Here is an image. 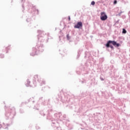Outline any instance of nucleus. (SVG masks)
Returning a JSON list of instances; mask_svg holds the SVG:
<instances>
[{"label": "nucleus", "instance_id": "nucleus-1", "mask_svg": "<svg viewBox=\"0 0 130 130\" xmlns=\"http://www.w3.org/2000/svg\"><path fill=\"white\" fill-rule=\"evenodd\" d=\"M56 100L57 101H61L63 103H68L69 105H72L75 102L78 101V96L74 95H72L71 98V95L68 93H63V92L61 91L56 97Z\"/></svg>", "mask_w": 130, "mask_h": 130}, {"label": "nucleus", "instance_id": "nucleus-2", "mask_svg": "<svg viewBox=\"0 0 130 130\" xmlns=\"http://www.w3.org/2000/svg\"><path fill=\"white\" fill-rule=\"evenodd\" d=\"M22 7L23 10H25V7H26L27 10H28L29 16L26 19V22L31 24V23H32V18H31L36 15H39V10H38V9H36V8H35V6H33V5H32L30 3H24V4H22Z\"/></svg>", "mask_w": 130, "mask_h": 130}, {"label": "nucleus", "instance_id": "nucleus-3", "mask_svg": "<svg viewBox=\"0 0 130 130\" xmlns=\"http://www.w3.org/2000/svg\"><path fill=\"white\" fill-rule=\"evenodd\" d=\"M38 103H41V104L44 106L47 105V107L49 109L47 111L44 110L43 111H40V114L42 116H45V115H46L47 119H50L49 116H50V112L52 111V106L48 104L47 101L45 100L43 96L40 97L39 98Z\"/></svg>", "mask_w": 130, "mask_h": 130}, {"label": "nucleus", "instance_id": "nucleus-4", "mask_svg": "<svg viewBox=\"0 0 130 130\" xmlns=\"http://www.w3.org/2000/svg\"><path fill=\"white\" fill-rule=\"evenodd\" d=\"M44 51V48L43 47V44L40 42H38L37 43V45L34 48H32V52L30 53L31 56L38 55L40 52H43Z\"/></svg>", "mask_w": 130, "mask_h": 130}, {"label": "nucleus", "instance_id": "nucleus-5", "mask_svg": "<svg viewBox=\"0 0 130 130\" xmlns=\"http://www.w3.org/2000/svg\"><path fill=\"white\" fill-rule=\"evenodd\" d=\"M5 116L6 119H10L11 121L14 119L16 115V109L14 107H10L5 109Z\"/></svg>", "mask_w": 130, "mask_h": 130}, {"label": "nucleus", "instance_id": "nucleus-6", "mask_svg": "<svg viewBox=\"0 0 130 130\" xmlns=\"http://www.w3.org/2000/svg\"><path fill=\"white\" fill-rule=\"evenodd\" d=\"M104 45L106 48H111V50H114V47H119L121 45L114 40H108Z\"/></svg>", "mask_w": 130, "mask_h": 130}, {"label": "nucleus", "instance_id": "nucleus-7", "mask_svg": "<svg viewBox=\"0 0 130 130\" xmlns=\"http://www.w3.org/2000/svg\"><path fill=\"white\" fill-rule=\"evenodd\" d=\"M37 82H38V83H40V86H42V85H45V81L42 80L41 77H40V76H38V75H36L32 79V83L35 87H36V86H37Z\"/></svg>", "mask_w": 130, "mask_h": 130}, {"label": "nucleus", "instance_id": "nucleus-8", "mask_svg": "<svg viewBox=\"0 0 130 130\" xmlns=\"http://www.w3.org/2000/svg\"><path fill=\"white\" fill-rule=\"evenodd\" d=\"M54 117H56L57 119H58L59 120H60V121H64V122L66 121H69V120L67 119V115L63 114L62 115V114L60 112L58 113V114L55 113L54 114Z\"/></svg>", "mask_w": 130, "mask_h": 130}, {"label": "nucleus", "instance_id": "nucleus-9", "mask_svg": "<svg viewBox=\"0 0 130 130\" xmlns=\"http://www.w3.org/2000/svg\"><path fill=\"white\" fill-rule=\"evenodd\" d=\"M38 33H39V35H38L39 41H40L41 43H43L45 40V38L43 36H44V35H46V33L40 30L38 31Z\"/></svg>", "mask_w": 130, "mask_h": 130}, {"label": "nucleus", "instance_id": "nucleus-10", "mask_svg": "<svg viewBox=\"0 0 130 130\" xmlns=\"http://www.w3.org/2000/svg\"><path fill=\"white\" fill-rule=\"evenodd\" d=\"M108 18V16L105 12L101 13L100 19L101 21H106V19Z\"/></svg>", "mask_w": 130, "mask_h": 130}, {"label": "nucleus", "instance_id": "nucleus-11", "mask_svg": "<svg viewBox=\"0 0 130 130\" xmlns=\"http://www.w3.org/2000/svg\"><path fill=\"white\" fill-rule=\"evenodd\" d=\"M75 29H82L83 28V22L79 21L74 25Z\"/></svg>", "mask_w": 130, "mask_h": 130}, {"label": "nucleus", "instance_id": "nucleus-12", "mask_svg": "<svg viewBox=\"0 0 130 130\" xmlns=\"http://www.w3.org/2000/svg\"><path fill=\"white\" fill-rule=\"evenodd\" d=\"M91 55L90 52L86 51L85 52V56H84L85 58H88V59H91Z\"/></svg>", "mask_w": 130, "mask_h": 130}, {"label": "nucleus", "instance_id": "nucleus-13", "mask_svg": "<svg viewBox=\"0 0 130 130\" xmlns=\"http://www.w3.org/2000/svg\"><path fill=\"white\" fill-rule=\"evenodd\" d=\"M102 96H104L106 99H108L109 98V94L107 92L101 91Z\"/></svg>", "mask_w": 130, "mask_h": 130}, {"label": "nucleus", "instance_id": "nucleus-14", "mask_svg": "<svg viewBox=\"0 0 130 130\" xmlns=\"http://www.w3.org/2000/svg\"><path fill=\"white\" fill-rule=\"evenodd\" d=\"M10 46H11V45H9V46L4 48L2 50L3 52L8 53V52H9V50H10Z\"/></svg>", "mask_w": 130, "mask_h": 130}, {"label": "nucleus", "instance_id": "nucleus-15", "mask_svg": "<svg viewBox=\"0 0 130 130\" xmlns=\"http://www.w3.org/2000/svg\"><path fill=\"white\" fill-rule=\"evenodd\" d=\"M83 51V49H80L79 50H78L77 51V59L79 58L80 56H81V54Z\"/></svg>", "mask_w": 130, "mask_h": 130}, {"label": "nucleus", "instance_id": "nucleus-16", "mask_svg": "<svg viewBox=\"0 0 130 130\" xmlns=\"http://www.w3.org/2000/svg\"><path fill=\"white\" fill-rule=\"evenodd\" d=\"M83 51V49H80L79 50H78L77 51V59L79 58L80 56H81V54Z\"/></svg>", "mask_w": 130, "mask_h": 130}, {"label": "nucleus", "instance_id": "nucleus-17", "mask_svg": "<svg viewBox=\"0 0 130 130\" xmlns=\"http://www.w3.org/2000/svg\"><path fill=\"white\" fill-rule=\"evenodd\" d=\"M51 121H52V124H51V126H52V127H56L57 128L58 127L56 126V123H57V122L56 121H53V120H51Z\"/></svg>", "mask_w": 130, "mask_h": 130}, {"label": "nucleus", "instance_id": "nucleus-18", "mask_svg": "<svg viewBox=\"0 0 130 130\" xmlns=\"http://www.w3.org/2000/svg\"><path fill=\"white\" fill-rule=\"evenodd\" d=\"M3 124L4 125L3 126V128H4V129H9L8 126H10V125H11L10 124H7L6 125L5 123H3Z\"/></svg>", "mask_w": 130, "mask_h": 130}, {"label": "nucleus", "instance_id": "nucleus-19", "mask_svg": "<svg viewBox=\"0 0 130 130\" xmlns=\"http://www.w3.org/2000/svg\"><path fill=\"white\" fill-rule=\"evenodd\" d=\"M60 35L59 36V40L60 41L61 40V38H62V37L63 36V33L61 31V30L59 31Z\"/></svg>", "mask_w": 130, "mask_h": 130}, {"label": "nucleus", "instance_id": "nucleus-20", "mask_svg": "<svg viewBox=\"0 0 130 130\" xmlns=\"http://www.w3.org/2000/svg\"><path fill=\"white\" fill-rule=\"evenodd\" d=\"M40 107V106L38 104H37L36 105L34 106V109H36L37 110H39Z\"/></svg>", "mask_w": 130, "mask_h": 130}, {"label": "nucleus", "instance_id": "nucleus-21", "mask_svg": "<svg viewBox=\"0 0 130 130\" xmlns=\"http://www.w3.org/2000/svg\"><path fill=\"white\" fill-rule=\"evenodd\" d=\"M30 80H29V79L27 80V82L25 83V86L26 87H29V86H30Z\"/></svg>", "mask_w": 130, "mask_h": 130}, {"label": "nucleus", "instance_id": "nucleus-22", "mask_svg": "<svg viewBox=\"0 0 130 130\" xmlns=\"http://www.w3.org/2000/svg\"><path fill=\"white\" fill-rule=\"evenodd\" d=\"M66 38H67V40L68 41H70V39H71V36H70V34H68L66 36Z\"/></svg>", "mask_w": 130, "mask_h": 130}, {"label": "nucleus", "instance_id": "nucleus-23", "mask_svg": "<svg viewBox=\"0 0 130 130\" xmlns=\"http://www.w3.org/2000/svg\"><path fill=\"white\" fill-rule=\"evenodd\" d=\"M127 32V31H126V29H125V28H122V34H126Z\"/></svg>", "mask_w": 130, "mask_h": 130}, {"label": "nucleus", "instance_id": "nucleus-24", "mask_svg": "<svg viewBox=\"0 0 130 130\" xmlns=\"http://www.w3.org/2000/svg\"><path fill=\"white\" fill-rule=\"evenodd\" d=\"M33 99H34V98H30V99L28 100V102H32V103H34V102H35V101L33 100Z\"/></svg>", "mask_w": 130, "mask_h": 130}, {"label": "nucleus", "instance_id": "nucleus-25", "mask_svg": "<svg viewBox=\"0 0 130 130\" xmlns=\"http://www.w3.org/2000/svg\"><path fill=\"white\" fill-rule=\"evenodd\" d=\"M80 83H81L82 84H86L87 81L85 79H82V80L80 81Z\"/></svg>", "mask_w": 130, "mask_h": 130}, {"label": "nucleus", "instance_id": "nucleus-26", "mask_svg": "<svg viewBox=\"0 0 130 130\" xmlns=\"http://www.w3.org/2000/svg\"><path fill=\"white\" fill-rule=\"evenodd\" d=\"M122 13H123V12L120 11V12L118 14H116V16H118L119 17H120V16H121V14H122Z\"/></svg>", "mask_w": 130, "mask_h": 130}, {"label": "nucleus", "instance_id": "nucleus-27", "mask_svg": "<svg viewBox=\"0 0 130 130\" xmlns=\"http://www.w3.org/2000/svg\"><path fill=\"white\" fill-rule=\"evenodd\" d=\"M5 58V55L4 54H0V58Z\"/></svg>", "mask_w": 130, "mask_h": 130}, {"label": "nucleus", "instance_id": "nucleus-28", "mask_svg": "<svg viewBox=\"0 0 130 130\" xmlns=\"http://www.w3.org/2000/svg\"><path fill=\"white\" fill-rule=\"evenodd\" d=\"M19 112L20 113H24L25 112L24 111V110H23L22 109H20L19 110Z\"/></svg>", "mask_w": 130, "mask_h": 130}, {"label": "nucleus", "instance_id": "nucleus-29", "mask_svg": "<svg viewBox=\"0 0 130 130\" xmlns=\"http://www.w3.org/2000/svg\"><path fill=\"white\" fill-rule=\"evenodd\" d=\"M95 4H96V3L95 2V1H92L91 2V6H95Z\"/></svg>", "mask_w": 130, "mask_h": 130}, {"label": "nucleus", "instance_id": "nucleus-30", "mask_svg": "<svg viewBox=\"0 0 130 130\" xmlns=\"http://www.w3.org/2000/svg\"><path fill=\"white\" fill-rule=\"evenodd\" d=\"M100 79L101 80V81H104V80H105V78H103V77H102V76H101L100 77Z\"/></svg>", "mask_w": 130, "mask_h": 130}, {"label": "nucleus", "instance_id": "nucleus-31", "mask_svg": "<svg viewBox=\"0 0 130 130\" xmlns=\"http://www.w3.org/2000/svg\"><path fill=\"white\" fill-rule=\"evenodd\" d=\"M116 4H117V1L114 0L113 2V5H116Z\"/></svg>", "mask_w": 130, "mask_h": 130}, {"label": "nucleus", "instance_id": "nucleus-32", "mask_svg": "<svg viewBox=\"0 0 130 130\" xmlns=\"http://www.w3.org/2000/svg\"><path fill=\"white\" fill-rule=\"evenodd\" d=\"M119 22V19L115 23V25H116V24H118Z\"/></svg>", "mask_w": 130, "mask_h": 130}, {"label": "nucleus", "instance_id": "nucleus-33", "mask_svg": "<svg viewBox=\"0 0 130 130\" xmlns=\"http://www.w3.org/2000/svg\"><path fill=\"white\" fill-rule=\"evenodd\" d=\"M36 129H40V127H39V126H36Z\"/></svg>", "mask_w": 130, "mask_h": 130}, {"label": "nucleus", "instance_id": "nucleus-34", "mask_svg": "<svg viewBox=\"0 0 130 130\" xmlns=\"http://www.w3.org/2000/svg\"><path fill=\"white\" fill-rule=\"evenodd\" d=\"M77 74L78 75H81V71H77Z\"/></svg>", "mask_w": 130, "mask_h": 130}, {"label": "nucleus", "instance_id": "nucleus-35", "mask_svg": "<svg viewBox=\"0 0 130 130\" xmlns=\"http://www.w3.org/2000/svg\"><path fill=\"white\" fill-rule=\"evenodd\" d=\"M23 104H27V102H22V103H21V105H23Z\"/></svg>", "mask_w": 130, "mask_h": 130}, {"label": "nucleus", "instance_id": "nucleus-36", "mask_svg": "<svg viewBox=\"0 0 130 130\" xmlns=\"http://www.w3.org/2000/svg\"><path fill=\"white\" fill-rule=\"evenodd\" d=\"M21 4H23V3H25V0H21Z\"/></svg>", "mask_w": 130, "mask_h": 130}, {"label": "nucleus", "instance_id": "nucleus-37", "mask_svg": "<svg viewBox=\"0 0 130 130\" xmlns=\"http://www.w3.org/2000/svg\"><path fill=\"white\" fill-rule=\"evenodd\" d=\"M128 16L129 17V18L130 19V11L128 12Z\"/></svg>", "mask_w": 130, "mask_h": 130}, {"label": "nucleus", "instance_id": "nucleus-38", "mask_svg": "<svg viewBox=\"0 0 130 130\" xmlns=\"http://www.w3.org/2000/svg\"><path fill=\"white\" fill-rule=\"evenodd\" d=\"M68 20H69V21H71V16H68Z\"/></svg>", "mask_w": 130, "mask_h": 130}, {"label": "nucleus", "instance_id": "nucleus-39", "mask_svg": "<svg viewBox=\"0 0 130 130\" xmlns=\"http://www.w3.org/2000/svg\"><path fill=\"white\" fill-rule=\"evenodd\" d=\"M122 120H124V121H123V122H124V123H125V122H126V120H125V119H123V118Z\"/></svg>", "mask_w": 130, "mask_h": 130}, {"label": "nucleus", "instance_id": "nucleus-40", "mask_svg": "<svg viewBox=\"0 0 130 130\" xmlns=\"http://www.w3.org/2000/svg\"><path fill=\"white\" fill-rule=\"evenodd\" d=\"M0 127H3V125L0 123Z\"/></svg>", "mask_w": 130, "mask_h": 130}, {"label": "nucleus", "instance_id": "nucleus-41", "mask_svg": "<svg viewBox=\"0 0 130 130\" xmlns=\"http://www.w3.org/2000/svg\"><path fill=\"white\" fill-rule=\"evenodd\" d=\"M72 129H73V127L69 128V130H72Z\"/></svg>", "mask_w": 130, "mask_h": 130}, {"label": "nucleus", "instance_id": "nucleus-42", "mask_svg": "<svg viewBox=\"0 0 130 130\" xmlns=\"http://www.w3.org/2000/svg\"><path fill=\"white\" fill-rule=\"evenodd\" d=\"M48 102H49L50 101V99H49L48 100Z\"/></svg>", "mask_w": 130, "mask_h": 130}, {"label": "nucleus", "instance_id": "nucleus-43", "mask_svg": "<svg viewBox=\"0 0 130 130\" xmlns=\"http://www.w3.org/2000/svg\"><path fill=\"white\" fill-rule=\"evenodd\" d=\"M46 43L48 42V40H47V41H46Z\"/></svg>", "mask_w": 130, "mask_h": 130}, {"label": "nucleus", "instance_id": "nucleus-44", "mask_svg": "<svg viewBox=\"0 0 130 130\" xmlns=\"http://www.w3.org/2000/svg\"><path fill=\"white\" fill-rule=\"evenodd\" d=\"M70 95H71V98H72V95H73V94H70Z\"/></svg>", "mask_w": 130, "mask_h": 130}, {"label": "nucleus", "instance_id": "nucleus-45", "mask_svg": "<svg viewBox=\"0 0 130 130\" xmlns=\"http://www.w3.org/2000/svg\"><path fill=\"white\" fill-rule=\"evenodd\" d=\"M81 129H84V128H81Z\"/></svg>", "mask_w": 130, "mask_h": 130}, {"label": "nucleus", "instance_id": "nucleus-46", "mask_svg": "<svg viewBox=\"0 0 130 130\" xmlns=\"http://www.w3.org/2000/svg\"><path fill=\"white\" fill-rule=\"evenodd\" d=\"M112 88L113 89H114V87H112Z\"/></svg>", "mask_w": 130, "mask_h": 130}, {"label": "nucleus", "instance_id": "nucleus-47", "mask_svg": "<svg viewBox=\"0 0 130 130\" xmlns=\"http://www.w3.org/2000/svg\"><path fill=\"white\" fill-rule=\"evenodd\" d=\"M127 22V20H126V21H125V23H126Z\"/></svg>", "mask_w": 130, "mask_h": 130}, {"label": "nucleus", "instance_id": "nucleus-48", "mask_svg": "<svg viewBox=\"0 0 130 130\" xmlns=\"http://www.w3.org/2000/svg\"><path fill=\"white\" fill-rule=\"evenodd\" d=\"M43 90H44V88H42V91H43Z\"/></svg>", "mask_w": 130, "mask_h": 130}, {"label": "nucleus", "instance_id": "nucleus-49", "mask_svg": "<svg viewBox=\"0 0 130 130\" xmlns=\"http://www.w3.org/2000/svg\"><path fill=\"white\" fill-rule=\"evenodd\" d=\"M123 18H125V16H124Z\"/></svg>", "mask_w": 130, "mask_h": 130}, {"label": "nucleus", "instance_id": "nucleus-50", "mask_svg": "<svg viewBox=\"0 0 130 130\" xmlns=\"http://www.w3.org/2000/svg\"><path fill=\"white\" fill-rule=\"evenodd\" d=\"M59 51H60V49L59 50Z\"/></svg>", "mask_w": 130, "mask_h": 130}, {"label": "nucleus", "instance_id": "nucleus-51", "mask_svg": "<svg viewBox=\"0 0 130 130\" xmlns=\"http://www.w3.org/2000/svg\"><path fill=\"white\" fill-rule=\"evenodd\" d=\"M22 12H24V10H22Z\"/></svg>", "mask_w": 130, "mask_h": 130}, {"label": "nucleus", "instance_id": "nucleus-52", "mask_svg": "<svg viewBox=\"0 0 130 130\" xmlns=\"http://www.w3.org/2000/svg\"><path fill=\"white\" fill-rule=\"evenodd\" d=\"M55 30H56V28H55Z\"/></svg>", "mask_w": 130, "mask_h": 130}, {"label": "nucleus", "instance_id": "nucleus-53", "mask_svg": "<svg viewBox=\"0 0 130 130\" xmlns=\"http://www.w3.org/2000/svg\"><path fill=\"white\" fill-rule=\"evenodd\" d=\"M1 127H0V129H1Z\"/></svg>", "mask_w": 130, "mask_h": 130}]
</instances>
